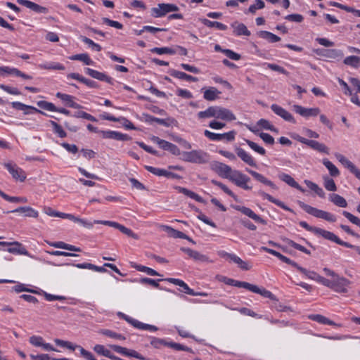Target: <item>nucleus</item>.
Instances as JSON below:
<instances>
[{
	"instance_id": "f257e3e1",
	"label": "nucleus",
	"mask_w": 360,
	"mask_h": 360,
	"mask_svg": "<svg viewBox=\"0 0 360 360\" xmlns=\"http://www.w3.org/2000/svg\"><path fill=\"white\" fill-rule=\"evenodd\" d=\"M197 117L199 120L214 117L233 121L236 119L235 115L230 110L218 105L210 106L205 110L198 112Z\"/></svg>"
},
{
	"instance_id": "f03ea898",
	"label": "nucleus",
	"mask_w": 360,
	"mask_h": 360,
	"mask_svg": "<svg viewBox=\"0 0 360 360\" xmlns=\"http://www.w3.org/2000/svg\"><path fill=\"white\" fill-rule=\"evenodd\" d=\"M299 204L300 207L309 214H311L316 218L323 219L329 222L336 221V217L328 212L319 210L302 202H300Z\"/></svg>"
},
{
	"instance_id": "7ed1b4c3",
	"label": "nucleus",
	"mask_w": 360,
	"mask_h": 360,
	"mask_svg": "<svg viewBox=\"0 0 360 360\" xmlns=\"http://www.w3.org/2000/svg\"><path fill=\"white\" fill-rule=\"evenodd\" d=\"M183 160L195 164H204L208 162L209 155L202 150H193L182 153Z\"/></svg>"
},
{
	"instance_id": "20e7f679",
	"label": "nucleus",
	"mask_w": 360,
	"mask_h": 360,
	"mask_svg": "<svg viewBox=\"0 0 360 360\" xmlns=\"http://www.w3.org/2000/svg\"><path fill=\"white\" fill-rule=\"evenodd\" d=\"M179 7L172 4H159L157 7L151 8L150 15L153 18H162L170 12L179 11Z\"/></svg>"
},
{
	"instance_id": "39448f33",
	"label": "nucleus",
	"mask_w": 360,
	"mask_h": 360,
	"mask_svg": "<svg viewBox=\"0 0 360 360\" xmlns=\"http://www.w3.org/2000/svg\"><path fill=\"white\" fill-rule=\"evenodd\" d=\"M229 180L237 186L242 188L244 190L249 191L252 189V186L248 184V183L250 182V177L242 173L240 171L233 170V174L230 176Z\"/></svg>"
},
{
	"instance_id": "423d86ee",
	"label": "nucleus",
	"mask_w": 360,
	"mask_h": 360,
	"mask_svg": "<svg viewBox=\"0 0 360 360\" xmlns=\"http://www.w3.org/2000/svg\"><path fill=\"white\" fill-rule=\"evenodd\" d=\"M351 284V281L345 277L339 275L333 280V287L331 288L335 292L342 294L348 292V288Z\"/></svg>"
},
{
	"instance_id": "0eeeda50",
	"label": "nucleus",
	"mask_w": 360,
	"mask_h": 360,
	"mask_svg": "<svg viewBox=\"0 0 360 360\" xmlns=\"http://www.w3.org/2000/svg\"><path fill=\"white\" fill-rule=\"evenodd\" d=\"M4 165L15 181L20 182L25 181L27 177L26 173L16 164L13 162H7L4 163Z\"/></svg>"
},
{
	"instance_id": "6e6552de",
	"label": "nucleus",
	"mask_w": 360,
	"mask_h": 360,
	"mask_svg": "<svg viewBox=\"0 0 360 360\" xmlns=\"http://www.w3.org/2000/svg\"><path fill=\"white\" fill-rule=\"evenodd\" d=\"M0 246H8L6 250L9 253L14 255H29L26 248L19 242H4L0 241Z\"/></svg>"
},
{
	"instance_id": "1a4fd4ad",
	"label": "nucleus",
	"mask_w": 360,
	"mask_h": 360,
	"mask_svg": "<svg viewBox=\"0 0 360 360\" xmlns=\"http://www.w3.org/2000/svg\"><path fill=\"white\" fill-rule=\"evenodd\" d=\"M293 109L295 112L300 115L308 118L310 117H316L320 114V109L319 108H304L300 105H294Z\"/></svg>"
},
{
	"instance_id": "9d476101",
	"label": "nucleus",
	"mask_w": 360,
	"mask_h": 360,
	"mask_svg": "<svg viewBox=\"0 0 360 360\" xmlns=\"http://www.w3.org/2000/svg\"><path fill=\"white\" fill-rule=\"evenodd\" d=\"M335 155L342 165L347 167L358 179L360 180V170L350 160L340 153H335Z\"/></svg>"
},
{
	"instance_id": "9b49d317",
	"label": "nucleus",
	"mask_w": 360,
	"mask_h": 360,
	"mask_svg": "<svg viewBox=\"0 0 360 360\" xmlns=\"http://www.w3.org/2000/svg\"><path fill=\"white\" fill-rule=\"evenodd\" d=\"M271 109L272 111L277 115L278 116L283 118L284 120L295 124L296 121L294 119L293 116L291 115L290 112L287 111L285 109L282 108L281 106L277 105V104H272L271 105Z\"/></svg>"
},
{
	"instance_id": "f8f14e48",
	"label": "nucleus",
	"mask_w": 360,
	"mask_h": 360,
	"mask_svg": "<svg viewBox=\"0 0 360 360\" xmlns=\"http://www.w3.org/2000/svg\"><path fill=\"white\" fill-rule=\"evenodd\" d=\"M232 207L234 210L240 212L241 213H243L245 216L251 218L252 219H253L256 222H259V223H261L262 224H266V221L262 217H260L259 215L255 214L249 207H244V206H240V205H232Z\"/></svg>"
},
{
	"instance_id": "ddd939ff",
	"label": "nucleus",
	"mask_w": 360,
	"mask_h": 360,
	"mask_svg": "<svg viewBox=\"0 0 360 360\" xmlns=\"http://www.w3.org/2000/svg\"><path fill=\"white\" fill-rule=\"evenodd\" d=\"M232 207L234 210L240 212L241 213H243L245 216L251 218L252 219H253L256 222H259V223H261L262 224H266V221L262 217H260L259 215L255 214L249 207H244V206H240V205H232Z\"/></svg>"
},
{
	"instance_id": "4468645a",
	"label": "nucleus",
	"mask_w": 360,
	"mask_h": 360,
	"mask_svg": "<svg viewBox=\"0 0 360 360\" xmlns=\"http://www.w3.org/2000/svg\"><path fill=\"white\" fill-rule=\"evenodd\" d=\"M213 169L220 176L228 179H230V176H231L233 172L231 167L219 162L214 165Z\"/></svg>"
},
{
	"instance_id": "2eb2a0df",
	"label": "nucleus",
	"mask_w": 360,
	"mask_h": 360,
	"mask_svg": "<svg viewBox=\"0 0 360 360\" xmlns=\"http://www.w3.org/2000/svg\"><path fill=\"white\" fill-rule=\"evenodd\" d=\"M16 1L18 4L25 6L37 13L46 14L49 12V9L46 7L40 6L29 0H17Z\"/></svg>"
},
{
	"instance_id": "dca6fc26",
	"label": "nucleus",
	"mask_w": 360,
	"mask_h": 360,
	"mask_svg": "<svg viewBox=\"0 0 360 360\" xmlns=\"http://www.w3.org/2000/svg\"><path fill=\"white\" fill-rule=\"evenodd\" d=\"M103 139H110L118 141H128L131 139V137L127 134H122L115 131H99Z\"/></svg>"
},
{
	"instance_id": "f3484780",
	"label": "nucleus",
	"mask_w": 360,
	"mask_h": 360,
	"mask_svg": "<svg viewBox=\"0 0 360 360\" xmlns=\"http://www.w3.org/2000/svg\"><path fill=\"white\" fill-rule=\"evenodd\" d=\"M261 250L266 252H268L269 254L274 255L275 257H278L282 262L295 267L297 269H298V267L300 266V265H298L295 262L291 260L290 259L281 255L280 252H278L274 250L268 248L264 246L262 247Z\"/></svg>"
},
{
	"instance_id": "a211bd4d",
	"label": "nucleus",
	"mask_w": 360,
	"mask_h": 360,
	"mask_svg": "<svg viewBox=\"0 0 360 360\" xmlns=\"http://www.w3.org/2000/svg\"><path fill=\"white\" fill-rule=\"evenodd\" d=\"M246 289L252 292L259 294L264 297L269 298L271 300H275L274 295L271 292L266 290L265 288H260L257 285L248 283Z\"/></svg>"
},
{
	"instance_id": "6ab92c4d",
	"label": "nucleus",
	"mask_w": 360,
	"mask_h": 360,
	"mask_svg": "<svg viewBox=\"0 0 360 360\" xmlns=\"http://www.w3.org/2000/svg\"><path fill=\"white\" fill-rule=\"evenodd\" d=\"M85 72L87 75L91 76V77L96 79L100 81H105L108 82V84H112L113 80L111 77L106 75L105 73L98 72L97 70L91 69L89 68H87L85 69Z\"/></svg>"
},
{
	"instance_id": "aec40b11",
	"label": "nucleus",
	"mask_w": 360,
	"mask_h": 360,
	"mask_svg": "<svg viewBox=\"0 0 360 360\" xmlns=\"http://www.w3.org/2000/svg\"><path fill=\"white\" fill-rule=\"evenodd\" d=\"M246 171L250 174H251L256 180H257L258 181L266 185V186H269V187H271L272 189L274 190H277L278 189V187L276 186V184L269 180L267 178H266L265 176H264L262 174L255 172V171H253V170H251V169H246Z\"/></svg>"
},
{
	"instance_id": "412c9836",
	"label": "nucleus",
	"mask_w": 360,
	"mask_h": 360,
	"mask_svg": "<svg viewBox=\"0 0 360 360\" xmlns=\"http://www.w3.org/2000/svg\"><path fill=\"white\" fill-rule=\"evenodd\" d=\"M11 105H12V107L13 108H15L16 110H24L25 111L24 112L25 115L30 114L31 113L30 111H26V110H32L33 112L41 113V114H42L44 115H46V114L44 112H43V111H41V110H39V109H37V108H34L33 106L27 105H25V104H24L22 103H20V102H18V101L12 102L11 103Z\"/></svg>"
},
{
	"instance_id": "4be33fe9",
	"label": "nucleus",
	"mask_w": 360,
	"mask_h": 360,
	"mask_svg": "<svg viewBox=\"0 0 360 360\" xmlns=\"http://www.w3.org/2000/svg\"><path fill=\"white\" fill-rule=\"evenodd\" d=\"M278 178L290 186L295 188L301 192L305 191L304 189L300 186V184L290 175L286 173H281L278 174Z\"/></svg>"
},
{
	"instance_id": "5701e85b",
	"label": "nucleus",
	"mask_w": 360,
	"mask_h": 360,
	"mask_svg": "<svg viewBox=\"0 0 360 360\" xmlns=\"http://www.w3.org/2000/svg\"><path fill=\"white\" fill-rule=\"evenodd\" d=\"M181 250L187 254L191 258L195 261H200L203 262H209V259L206 255H202L198 251L193 250L188 248H181Z\"/></svg>"
},
{
	"instance_id": "b1692460",
	"label": "nucleus",
	"mask_w": 360,
	"mask_h": 360,
	"mask_svg": "<svg viewBox=\"0 0 360 360\" xmlns=\"http://www.w3.org/2000/svg\"><path fill=\"white\" fill-rule=\"evenodd\" d=\"M202 91H203L204 99L208 101H213L218 99L221 94V91L213 86L209 87L206 89H202Z\"/></svg>"
},
{
	"instance_id": "393cba45",
	"label": "nucleus",
	"mask_w": 360,
	"mask_h": 360,
	"mask_svg": "<svg viewBox=\"0 0 360 360\" xmlns=\"http://www.w3.org/2000/svg\"><path fill=\"white\" fill-rule=\"evenodd\" d=\"M236 152L237 155L246 164L252 167H256V162L253 158L241 148H236Z\"/></svg>"
},
{
	"instance_id": "a878e982",
	"label": "nucleus",
	"mask_w": 360,
	"mask_h": 360,
	"mask_svg": "<svg viewBox=\"0 0 360 360\" xmlns=\"http://www.w3.org/2000/svg\"><path fill=\"white\" fill-rule=\"evenodd\" d=\"M165 281L179 286L180 288H181L180 290L186 294H188L189 295H192V294H194V290L190 288L189 286L182 280L178 278H166Z\"/></svg>"
},
{
	"instance_id": "bb28decb",
	"label": "nucleus",
	"mask_w": 360,
	"mask_h": 360,
	"mask_svg": "<svg viewBox=\"0 0 360 360\" xmlns=\"http://www.w3.org/2000/svg\"><path fill=\"white\" fill-rule=\"evenodd\" d=\"M56 97L62 100L63 101L65 102L68 106L75 108V109H80L82 108V105L79 104L75 103L73 99L74 97L72 96L62 94L60 92H58L56 94Z\"/></svg>"
},
{
	"instance_id": "cd10ccee",
	"label": "nucleus",
	"mask_w": 360,
	"mask_h": 360,
	"mask_svg": "<svg viewBox=\"0 0 360 360\" xmlns=\"http://www.w3.org/2000/svg\"><path fill=\"white\" fill-rule=\"evenodd\" d=\"M146 169L151 172L152 174L157 175L158 176H166V177H172V178H176L178 176L177 174L172 173L170 172H168L167 170L153 167L151 166H146Z\"/></svg>"
},
{
	"instance_id": "c85d7f7f",
	"label": "nucleus",
	"mask_w": 360,
	"mask_h": 360,
	"mask_svg": "<svg viewBox=\"0 0 360 360\" xmlns=\"http://www.w3.org/2000/svg\"><path fill=\"white\" fill-rule=\"evenodd\" d=\"M159 227L174 238H188V236L167 225H160Z\"/></svg>"
},
{
	"instance_id": "c756f323",
	"label": "nucleus",
	"mask_w": 360,
	"mask_h": 360,
	"mask_svg": "<svg viewBox=\"0 0 360 360\" xmlns=\"http://www.w3.org/2000/svg\"><path fill=\"white\" fill-rule=\"evenodd\" d=\"M231 27L233 28V34L237 36H250V32L248 30L247 27L243 23L234 22L231 24Z\"/></svg>"
},
{
	"instance_id": "7c9ffc66",
	"label": "nucleus",
	"mask_w": 360,
	"mask_h": 360,
	"mask_svg": "<svg viewBox=\"0 0 360 360\" xmlns=\"http://www.w3.org/2000/svg\"><path fill=\"white\" fill-rule=\"evenodd\" d=\"M67 219L69 220H71L75 223L79 224L80 225H82V226H84V228H86L87 229H92L94 226V224H96L94 221H90L87 219L75 217V215L71 214H68Z\"/></svg>"
},
{
	"instance_id": "2f4dec72",
	"label": "nucleus",
	"mask_w": 360,
	"mask_h": 360,
	"mask_svg": "<svg viewBox=\"0 0 360 360\" xmlns=\"http://www.w3.org/2000/svg\"><path fill=\"white\" fill-rule=\"evenodd\" d=\"M258 194L260 196L263 197L264 199L268 200L271 202L274 203L275 205H276L278 207L283 208V210L292 212V210L290 208H289L288 206H286L283 202H281L279 200H277V199L274 198V197H272L269 194H268V193H265V192H264L262 191H258Z\"/></svg>"
},
{
	"instance_id": "473e14b6",
	"label": "nucleus",
	"mask_w": 360,
	"mask_h": 360,
	"mask_svg": "<svg viewBox=\"0 0 360 360\" xmlns=\"http://www.w3.org/2000/svg\"><path fill=\"white\" fill-rule=\"evenodd\" d=\"M49 245L54 247L56 248L64 249L68 251H74V252H81L80 248L76 247L75 245L65 243L63 241H58L53 243H48Z\"/></svg>"
},
{
	"instance_id": "72a5a7b5",
	"label": "nucleus",
	"mask_w": 360,
	"mask_h": 360,
	"mask_svg": "<svg viewBox=\"0 0 360 360\" xmlns=\"http://www.w3.org/2000/svg\"><path fill=\"white\" fill-rule=\"evenodd\" d=\"M10 212L22 213L25 217L33 218H37L39 215L38 212L30 207H20Z\"/></svg>"
},
{
	"instance_id": "f704fd0d",
	"label": "nucleus",
	"mask_w": 360,
	"mask_h": 360,
	"mask_svg": "<svg viewBox=\"0 0 360 360\" xmlns=\"http://www.w3.org/2000/svg\"><path fill=\"white\" fill-rule=\"evenodd\" d=\"M169 75L174 77L181 79H185L187 81L191 82H198V79L197 77H193L190 75H188L184 72H180L176 70H169Z\"/></svg>"
},
{
	"instance_id": "c9c22d12",
	"label": "nucleus",
	"mask_w": 360,
	"mask_h": 360,
	"mask_svg": "<svg viewBox=\"0 0 360 360\" xmlns=\"http://www.w3.org/2000/svg\"><path fill=\"white\" fill-rule=\"evenodd\" d=\"M329 200L338 207L345 208L347 206L346 200L336 193H331L328 196Z\"/></svg>"
},
{
	"instance_id": "e433bc0d",
	"label": "nucleus",
	"mask_w": 360,
	"mask_h": 360,
	"mask_svg": "<svg viewBox=\"0 0 360 360\" xmlns=\"http://www.w3.org/2000/svg\"><path fill=\"white\" fill-rule=\"evenodd\" d=\"M175 189L179 193H183L185 195H187L189 198H191L192 199H194L197 202H203V200H202V197H200L197 193H194V192H193V191H190V190H188V189H187L186 188L181 187V186H176Z\"/></svg>"
},
{
	"instance_id": "4c0bfd02",
	"label": "nucleus",
	"mask_w": 360,
	"mask_h": 360,
	"mask_svg": "<svg viewBox=\"0 0 360 360\" xmlns=\"http://www.w3.org/2000/svg\"><path fill=\"white\" fill-rule=\"evenodd\" d=\"M343 63L345 65L351 68L358 69L360 68V56H349L343 60Z\"/></svg>"
},
{
	"instance_id": "58836bf2",
	"label": "nucleus",
	"mask_w": 360,
	"mask_h": 360,
	"mask_svg": "<svg viewBox=\"0 0 360 360\" xmlns=\"http://www.w3.org/2000/svg\"><path fill=\"white\" fill-rule=\"evenodd\" d=\"M315 234L335 243H336L338 239V237L333 233L321 228H317V231Z\"/></svg>"
},
{
	"instance_id": "ea45409f",
	"label": "nucleus",
	"mask_w": 360,
	"mask_h": 360,
	"mask_svg": "<svg viewBox=\"0 0 360 360\" xmlns=\"http://www.w3.org/2000/svg\"><path fill=\"white\" fill-rule=\"evenodd\" d=\"M219 281H222V282H224L226 284L229 285H233V286H236V287H238V288H245V289H246L247 285H248V282L239 281H236V280H234V279H232V278H227V277H225V276H221L219 278Z\"/></svg>"
},
{
	"instance_id": "a19ab883",
	"label": "nucleus",
	"mask_w": 360,
	"mask_h": 360,
	"mask_svg": "<svg viewBox=\"0 0 360 360\" xmlns=\"http://www.w3.org/2000/svg\"><path fill=\"white\" fill-rule=\"evenodd\" d=\"M78 269H87L90 270H93L98 272H105L107 270L105 269V266H98L91 263H81L72 264Z\"/></svg>"
},
{
	"instance_id": "79ce46f5",
	"label": "nucleus",
	"mask_w": 360,
	"mask_h": 360,
	"mask_svg": "<svg viewBox=\"0 0 360 360\" xmlns=\"http://www.w3.org/2000/svg\"><path fill=\"white\" fill-rule=\"evenodd\" d=\"M304 182L309 189L314 191L316 193V194L317 195H319L320 198H325V196H326L325 192L316 184H315L309 180H304Z\"/></svg>"
},
{
	"instance_id": "37998d69",
	"label": "nucleus",
	"mask_w": 360,
	"mask_h": 360,
	"mask_svg": "<svg viewBox=\"0 0 360 360\" xmlns=\"http://www.w3.org/2000/svg\"><path fill=\"white\" fill-rule=\"evenodd\" d=\"M309 318L319 323L329 326H338L335 322L321 314H314L309 316Z\"/></svg>"
},
{
	"instance_id": "c03bdc74",
	"label": "nucleus",
	"mask_w": 360,
	"mask_h": 360,
	"mask_svg": "<svg viewBox=\"0 0 360 360\" xmlns=\"http://www.w3.org/2000/svg\"><path fill=\"white\" fill-rule=\"evenodd\" d=\"M258 36L271 43L277 42L281 40L279 37L268 31H260L258 32Z\"/></svg>"
},
{
	"instance_id": "a18cd8bd",
	"label": "nucleus",
	"mask_w": 360,
	"mask_h": 360,
	"mask_svg": "<svg viewBox=\"0 0 360 360\" xmlns=\"http://www.w3.org/2000/svg\"><path fill=\"white\" fill-rule=\"evenodd\" d=\"M323 164L328 169L330 176L336 177L340 175L339 169L333 162L329 161L328 159H323Z\"/></svg>"
},
{
	"instance_id": "49530a36",
	"label": "nucleus",
	"mask_w": 360,
	"mask_h": 360,
	"mask_svg": "<svg viewBox=\"0 0 360 360\" xmlns=\"http://www.w3.org/2000/svg\"><path fill=\"white\" fill-rule=\"evenodd\" d=\"M309 147L315 150H317L320 153L328 154L329 150L328 148L323 143H320L319 141L311 140L309 144Z\"/></svg>"
},
{
	"instance_id": "de8ad7c7",
	"label": "nucleus",
	"mask_w": 360,
	"mask_h": 360,
	"mask_svg": "<svg viewBox=\"0 0 360 360\" xmlns=\"http://www.w3.org/2000/svg\"><path fill=\"white\" fill-rule=\"evenodd\" d=\"M44 212L48 216L53 217H60L62 219H67L68 214L60 212L56 210H54L51 207H44L43 210Z\"/></svg>"
},
{
	"instance_id": "09e8293b",
	"label": "nucleus",
	"mask_w": 360,
	"mask_h": 360,
	"mask_svg": "<svg viewBox=\"0 0 360 360\" xmlns=\"http://www.w3.org/2000/svg\"><path fill=\"white\" fill-rule=\"evenodd\" d=\"M70 59L73 60L82 61L84 64L88 65H94V61L89 58V56L87 53H80V54L73 55L71 57H70Z\"/></svg>"
},
{
	"instance_id": "8fccbe9b",
	"label": "nucleus",
	"mask_w": 360,
	"mask_h": 360,
	"mask_svg": "<svg viewBox=\"0 0 360 360\" xmlns=\"http://www.w3.org/2000/svg\"><path fill=\"white\" fill-rule=\"evenodd\" d=\"M200 21L202 22V23L205 25H206L207 27H216L217 28L218 30H226L227 29V26L224 25L223 23L220 22H217V21H210L207 19H205V18H203V19H201Z\"/></svg>"
},
{
	"instance_id": "3c124183",
	"label": "nucleus",
	"mask_w": 360,
	"mask_h": 360,
	"mask_svg": "<svg viewBox=\"0 0 360 360\" xmlns=\"http://www.w3.org/2000/svg\"><path fill=\"white\" fill-rule=\"evenodd\" d=\"M152 53H155L159 55L162 54H175L177 51L174 49L169 48V47H155L150 50Z\"/></svg>"
},
{
	"instance_id": "603ef678",
	"label": "nucleus",
	"mask_w": 360,
	"mask_h": 360,
	"mask_svg": "<svg viewBox=\"0 0 360 360\" xmlns=\"http://www.w3.org/2000/svg\"><path fill=\"white\" fill-rule=\"evenodd\" d=\"M323 186L328 191H337V186L334 181V180L328 176H324L323 177Z\"/></svg>"
},
{
	"instance_id": "864d4df0",
	"label": "nucleus",
	"mask_w": 360,
	"mask_h": 360,
	"mask_svg": "<svg viewBox=\"0 0 360 360\" xmlns=\"http://www.w3.org/2000/svg\"><path fill=\"white\" fill-rule=\"evenodd\" d=\"M99 333L103 334V335H104L110 337L111 338H114V339H117V340H125V337L124 336H123L122 335H121L120 333H115L114 331H112L110 330L103 329V330H100Z\"/></svg>"
},
{
	"instance_id": "5fc2aeb1",
	"label": "nucleus",
	"mask_w": 360,
	"mask_h": 360,
	"mask_svg": "<svg viewBox=\"0 0 360 360\" xmlns=\"http://www.w3.org/2000/svg\"><path fill=\"white\" fill-rule=\"evenodd\" d=\"M257 125L260 126L262 128L264 129L270 130L271 131L276 133L278 132V130L274 125H272L269 121L265 119H260L257 122Z\"/></svg>"
},
{
	"instance_id": "6e6d98bb",
	"label": "nucleus",
	"mask_w": 360,
	"mask_h": 360,
	"mask_svg": "<svg viewBox=\"0 0 360 360\" xmlns=\"http://www.w3.org/2000/svg\"><path fill=\"white\" fill-rule=\"evenodd\" d=\"M167 347L177 351H186L188 352H193L191 348L174 342H167Z\"/></svg>"
},
{
	"instance_id": "4d7b16f0",
	"label": "nucleus",
	"mask_w": 360,
	"mask_h": 360,
	"mask_svg": "<svg viewBox=\"0 0 360 360\" xmlns=\"http://www.w3.org/2000/svg\"><path fill=\"white\" fill-rule=\"evenodd\" d=\"M297 270L302 273L304 275H305L308 278L316 281H318L319 275L316 272L314 271L307 270L300 266L298 267Z\"/></svg>"
},
{
	"instance_id": "13d9d810",
	"label": "nucleus",
	"mask_w": 360,
	"mask_h": 360,
	"mask_svg": "<svg viewBox=\"0 0 360 360\" xmlns=\"http://www.w3.org/2000/svg\"><path fill=\"white\" fill-rule=\"evenodd\" d=\"M144 115L146 117V121L148 122H155L160 125H163L165 127L169 126V124L167 122L166 120L158 118V117H153V116L148 115V114H146Z\"/></svg>"
},
{
	"instance_id": "bf43d9fd",
	"label": "nucleus",
	"mask_w": 360,
	"mask_h": 360,
	"mask_svg": "<svg viewBox=\"0 0 360 360\" xmlns=\"http://www.w3.org/2000/svg\"><path fill=\"white\" fill-rule=\"evenodd\" d=\"M245 141L255 152L262 155H265L266 150L263 147L258 146L256 143L248 139H245Z\"/></svg>"
},
{
	"instance_id": "052dcab7",
	"label": "nucleus",
	"mask_w": 360,
	"mask_h": 360,
	"mask_svg": "<svg viewBox=\"0 0 360 360\" xmlns=\"http://www.w3.org/2000/svg\"><path fill=\"white\" fill-rule=\"evenodd\" d=\"M81 39L84 43L87 44L93 50H95L98 52L101 51V46L99 44L94 42L91 39H89L88 37L82 36Z\"/></svg>"
},
{
	"instance_id": "680f3d73",
	"label": "nucleus",
	"mask_w": 360,
	"mask_h": 360,
	"mask_svg": "<svg viewBox=\"0 0 360 360\" xmlns=\"http://www.w3.org/2000/svg\"><path fill=\"white\" fill-rule=\"evenodd\" d=\"M134 267H135L138 271L145 272L150 276H160L158 272L150 267L142 265H135Z\"/></svg>"
},
{
	"instance_id": "e2e57ef3",
	"label": "nucleus",
	"mask_w": 360,
	"mask_h": 360,
	"mask_svg": "<svg viewBox=\"0 0 360 360\" xmlns=\"http://www.w3.org/2000/svg\"><path fill=\"white\" fill-rule=\"evenodd\" d=\"M37 105L44 109V110H49V111H55L56 110V107L55 106L54 104H53L52 103H50V102H48V101H38L37 102Z\"/></svg>"
},
{
	"instance_id": "0e129e2a",
	"label": "nucleus",
	"mask_w": 360,
	"mask_h": 360,
	"mask_svg": "<svg viewBox=\"0 0 360 360\" xmlns=\"http://www.w3.org/2000/svg\"><path fill=\"white\" fill-rule=\"evenodd\" d=\"M54 342H55V343L58 346L66 347V348L70 349L71 350H75V348H78V346H79V345H74L70 342L62 340H60V339H55Z\"/></svg>"
},
{
	"instance_id": "69168bd1",
	"label": "nucleus",
	"mask_w": 360,
	"mask_h": 360,
	"mask_svg": "<svg viewBox=\"0 0 360 360\" xmlns=\"http://www.w3.org/2000/svg\"><path fill=\"white\" fill-rule=\"evenodd\" d=\"M40 68L45 70H65V67L58 63H53L49 64H44L39 65Z\"/></svg>"
},
{
	"instance_id": "338daca9",
	"label": "nucleus",
	"mask_w": 360,
	"mask_h": 360,
	"mask_svg": "<svg viewBox=\"0 0 360 360\" xmlns=\"http://www.w3.org/2000/svg\"><path fill=\"white\" fill-rule=\"evenodd\" d=\"M51 124L53 127V131L55 133L58 134V135L61 137L64 138L66 137L67 134L66 132L63 129L62 127L59 125L57 122L54 121H50Z\"/></svg>"
},
{
	"instance_id": "774afa93",
	"label": "nucleus",
	"mask_w": 360,
	"mask_h": 360,
	"mask_svg": "<svg viewBox=\"0 0 360 360\" xmlns=\"http://www.w3.org/2000/svg\"><path fill=\"white\" fill-rule=\"evenodd\" d=\"M342 214L350 221L352 222V224L356 225V226H359L360 224V219L354 215H353L352 214H351L350 212H347V211H343L342 212Z\"/></svg>"
}]
</instances>
